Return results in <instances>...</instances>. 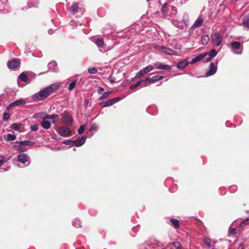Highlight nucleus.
Instances as JSON below:
<instances>
[{
	"instance_id": "2",
	"label": "nucleus",
	"mask_w": 249,
	"mask_h": 249,
	"mask_svg": "<svg viewBox=\"0 0 249 249\" xmlns=\"http://www.w3.org/2000/svg\"><path fill=\"white\" fill-rule=\"evenodd\" d=\"M62 116V122L63 124L67 126H71L73 123L72 116L67 112H64Z\"/></svg>"
},
{
	"instance_id": "14",
	"label": "nucleus",
	"mask_w": 249,
	"mask_h": 249,
	"mask_svg": "<svg viewBox=\"0 0 249 249\" xmlns=\"http://www.w3.org/2000/svg\"><path fill=\"white\" fill-rule=\"evenodd\" d=\"M155 68L158 69L164 70L166 71H170L171 69V67L168 65H163L161 64L158 65L157 64H155Z\"/></svg>"
},
{
	"instance_id": "5",
	"label": "nucleus",
	"mask_w": 249,
	"mask_h": 249,
	"mask_svg": "<svg viewBox=\"0 0 249 249\" xmlns=\"http://www.w3.org/2000/svg\"><path fill=\"white\" fill-rule=\"evenodd\" d=\"M154 69L153 66L151 65H148V66L144 68L143 69L140 71L136 75L135 78H139L143 75L147 73L150 71Z\"/></svg>"
},
{
	"instance_id": "29",
	"label": "nucleus",
	"mask_w": 249,
	"mask_h": 249,
	"mask_svg": "<svg viewBox=\"0 0 249 249\" xmlns=\"http://www.w3.org/2000/svg\"><path fill=\"white\" fill-rule=\"evenodd\" d=\"M204 243L209 248L211 247V240L209 238L207 237H204Z\"/></svg>"
},
{
	"instance_id": "45",
	"label": "nucleus",
	"mask_w": 249,
	"mask_h": 249,
	"mask_svg": "<svg viewBox=\"0 0 249 249\" xmlns=\"http://www.w3.org/2000/svg\"><path fill=\"white\" fill-rule=\"evenodd\" d=\"M38 129V125L35 124L31 126V129L34 131H36Z\"/></svg>"
},
{
	"instance_id": "7",
	"label": "nucleus",
	"mask_w": 249,
	"mask_h": 249,
	"mask_svg": "<svg viewBox=\"0 0 249 249\" xmlns=\"http://www.w3.org/2000/svg\"><path fill=\"white\" fill-rule=\"evenodd\" d=\"M20 60L18 58L13 59L8 62V67L10 69H14L18 67Z\"/></svg>"
},
{
	"instance_id": "52",
	"label": "nucleus",
	"mask_w": 249,
	"mask_h": 249,
	"mask_svg": "<svg viewBox=\"0 0 249 249\" xmlns=\"http://www.w3.org/2000/svg\"><path fill=\"white\" fill-rule=\"evenodd\" d=\"M136 88H137V87L136 86V84H133V85H130V89H134Z\"/></svg>"
},
{
	"instance_id": "53",
	"label": "nucleus",
	"mask_w": 249,
	"mask_h": 249,
	"mask_svg": "<svg viewBox=\"0 0 249 249\" xmlns=\"http://www.w3.org/2000/svg\"><path fill=\"white\" fill-rule=\"evenodd\" d=\"M85 104H86V105H88V103H89V100H88V99H86V100H85Z\"/></svg>"
},
{
	"instance_id": "15",
	"label": "nucleus",
	"mask_w": 249,
	"mask_h": 249,
	"mask_svg": "<svg viewBox=\"0 0 249 249\" xmlns=\"http://www.w3.org/2000/svg\"><path fill=\"white\" fill-rule=\"evenodd\" d=\"M189 64V62L186 60H183L182 61L179 62L177 65V67L178 69L182 70L185 68Z\"/></svg>"
},
{
	"instance_id": "16",
	"label": "nucleus",
	"mask_w": 249,
	"mask_h": 249,
	"mask_svg": "<svg viewBox=\"0 0 249 249\" xmlns=\"http://www.w3.org/2000/svg\"><path fill=\"white\" fill-rule=\"evenodd\" d=\"M242 23L243 25L249 29V15H246L243 18Z\"/></svg>"
},
{
	"instance_id": "34",
	"label": "nucleus",
	"mask_w": 249,
	"mask_h": 249,
	"mask_svg": "<svg viewBox=\"0 0 249 249\" xmlns=\"http://www.w3.org/2000/svg\"><path fill=\"white\" fill-rule=\"evenodd\" d=\"M88 72L90 74H96L97 72V70L94 67L89 68L88 69Z\"/></svg>"
},
{
	"instance_id": "17",
	"label": "nucleus",
	"mask_w": 249,
	"mask_h": 249,
	"mask_svg": "<svg viewBox=\"0 0 249 249\" xmlns=\"http://www.w3.org/2000/svg\"><path fill=\"white\" fill-rule=\"evenodd\" d=\"M41 126L44 129H48L51 127V123L47 120H43L40 123Z\"/></svg>"
},
{
	"instance_id": "23",
	"label": "nucleus",
	"mask_w": 249,
	"mask_h": 249,
	"mask_svg": "<svg viewBox=\"0 0 249 249\" xmlns=\"http://www.w3.org/2000/svg\"><path fill=\"white\" fill-rule=\"evenodd\" d=\"M20 79L24 82H28L29 81V78L27 75L24 72H22L19 76Z\"/></svg>"
},
{
	"instance_id": "42",
	"label": "nucleus",
	"mask_w": 249,
	"mask_h": 249,
	"mask_svg": "<svg viewBox=\"0 0 249 249\" xmlns=\"http://www.w3.org/2000/svg\"><path fill=\"white\" fill-rule=\"evenodd\" d=\"M59 118L58 115H53L52 116V123L54 124L58 121Z\"/></svg>"
},
{
	"instance_id": "25",
	"label": "nucleus",
	"mask_w": 249,
	"mask_h": 249,
	"mask_svg": "<svg viewBox=\"0 0 249 249\" xmlns=\"http://www.w3.org/2000/svg\"><path fill=\"white\" fill-rule=\"evenodd\" d=\"M210 40V37L208 35H204L201 38V42L203 45H207Z\"/></svg>"
},
{
	"instance_id": "3",
	"label": "nucleus",
	"mask_w": 249,
	"mask_h": 249,
	"mask_svg": "<svg viewBox=\"0 0 249 249\" xmlns=\"http://www.w3.org/2000/svg\"><path fill=\"white\" fill-rule=\"evenodd\" d=\"M57 132L59 135L65 137H69L72 135L71 130L66 126H60L58 129Z\"/></svg>"
},
{
	"instance_id": "18",
	"label": "nucleus",
	"mask_w": 249,
	"mask_h": 249,
	"mask_svg": "<svg viewBox=\"0 0 249 249\" xmlns=\"http://www.w3.org/2000/svg\"><path fill=\"white\" fill-rule=\"evenodd\" d=\"M203 21V19L202 18H199L194 24L193 27V28H198L200 27L202 25V24Z\"/></svg>"
},
{
	"instance_id": "4",
	"label": "nucleus",
	"mask_w": 249,
	"mask_h": 249,
	"mask_svg": "<svg viewBox=\"0 0 249 249\" xmlns=\"http://www.w3.org/2000/svg\"><path fill=\"white\" fill-rule=\"evenodd\" d=\"M223 37L218 33H215L211 35V40L213 44L217 46L222 42Z\"/></svg>"
},
{
	"instance_id": "13",
	"label": "nucleus",
	"mask_w": 249,
	"mask_h": 249,
	"mask_svg": "<svg viewBox=\"0 0 249 249\" xmlns=\"http://www.w3.org/2000/svg\"><path fill=\"white\" fill-rule=\"evenodd\" d=\"M217 53V52L216 51L215 49H212L208 54L209 57L206 58V60L205 61V62H208L210 61L213 57L216 56Z\"/></svg>"
},
{
	"instance_id": "31",
	"label": "nucleus",
	"mask_w": 249,
	"mask_h": 249,
	"mask_svg": "<svg viewBox=\"0 0 249 249\" xmlns=\"http://www.w3.org/2000/svg\"><path fill=\"white\" fill-rule=\"evenodd\" d=\"M112 92H104L102 96L99 98V100H103L104 99H106L107 98L110 93H111Z\"/></svg>"
},
{
	"instance_id": "48",
	"label": "nucleus",
	"mask_w": 249,
	"mask_h": 249,
	"mask_svg": "<svg viewBox=\"0 0 249 249\" xmlns=\"http://www.w3.org/2000/svg\"><path fill=\"white\" fill-rule=\"evenodd\" d=\"M53 115H47L43 118V120H47V119H52Z\"/></svg>"
},
{
	"instance_id": "30",
	"label": "nucleus",
	"mask_w": 249,
	"mask_h": 249,
	"mask_svg": "<svg viewBox=\"0 0 249 249\" xmlns=\"http://www.w3.org/2000/svg\"><path fill=\"white\" fill-rule=\"evenodd\" d=\"M18 145L17 146L18 148V150L19 152H23L26 151L27 148L23 146V145H21L20 143H18Z\"/></svg>"
},
{
	"instance_id": "35",
	"label": "nucleus",
	"mask_w": 249,
	"mask_h": 249,
	"mask_svg": "<svg viewBox=\"0 0 249 249\" xmlns=\"http://www.w3.org/2000/svg\"><path fill=\"white\" fill-rule=\"evenodd\" d=\"M172 244L176 249H181L182 248L181 244L178 242H174Z\"/></svg>"
},
{
	"instance_id": "43",
	"label": "nucleus",
	"mask_w": 249,
	"mask_h": 249,
	"mask_svg": "<svg viewBox=\"0 0 249 249\" xmlns=\"http://www.w3.org/2000/svg\"><path fill=\"white\" fill-rule=\"evenodd\" d=\"M146 82H147V81H145V79H144V80H139V81H138L135 84H136V86L137 87H138L142 83H143V84H145ZM144 86H146V85H144Z\"/></svg>"
},
{
	"instance_id": "21",
	"label": "nucleus",
	"mask_w": 249,
	"mask_h": 249,
	"mask_svg": "<svg viewBox=\"0 0 249 249\" xmlns=\"http://www.w3.org/2000/svg\"><path fill=\"white\" fill-rule=\"evenodd\" d=\"M78 4L77 3H74L71 7V10L73 14L78 13Z\"/></svg>"
},
{
	"instance_id": "46",
	"label": "nucleus",
	"mask_w": 249,
	"mask_h": 249,
	"mask_svg": "<svg viewBox=\"0 0 249 249\" xmlns=\"http://www.w3.org/2000/svg\"><path fill=\"white\" fill-rule=\"evenodd\" d=\"M120 98L119 97H116V98L111 99V100L112 102V105H113L115 103L118 102L120 100Z\"/></svg>"
},
{
	"instance_id": "27",
	"label": "nucleus",
	"mask_w": 249,
	"mask_h": 249,
	"mask_svg": "<svg viewBox=\"0 0 249 249\" xmlns=\"http://www.w3.org/2000/svg\"><path fill=\"white\" fill-rule=\"evenodd\" d=\"M73 225L76 228H81V222L79 219H75L72 222Z\"/></svg>"
},
{
	"instance_id": "32",
	"label": "nucleus",
	"mask_w": 249,
	"mask_h": 249,
	"mask_svg": "<svg viewBox=\"0 0 249 249\" xmlns=\"http://www.w3.org/2000/svg\"><path fill=\"white\" fill-rule=\"evenodd\" d=\"M76 82L77 80H74L69 85L68 88L69 90H72L76 86Z\"/></svg>"
},
{
	"instance_id": "12",
	"label": "nucleus",
	"mask_w": 249,
	"mask_h": 249,
	"mask_svg": "<svg viewBox=\"0 0 249 249\" xmlns=\"http://www.w3.org/2000/svg\"><path fill=\"white\" fill-rule=\"evenodd\" d=\"M86 139L87 138L85 136L78 138L76 141H74L75 146L77 147L82 146L85 142Z\"/></svg>"
},
{
	"instance_id": "47",
	"label": "nucleus",
	"mask_w": 249,
	"mask_h": 249,
	"mask_svg": "<svg viewBox=\"0 0 249 249\" xmlns=\"http://www.w3.org/2000/svg\"><path fill=\"white\" fill-rule=\"evenodd\" d=\"M109 79H110V80H110V82L111 83H114L116 82V81H115L116 79H115V78H114V77L112 75L110 76Z\"/></svg>"
},
{
	"instance_id": "50",
	"label": "nucleus",
	"mask_w": 249,
	"mask_h": 249,
	"mask_svg": "<svg viewBox=\"0 0 249 249\" xmlns=\"http://www.w3.org/2000/svg\"><path fill=\"white\" fill-rule=\"evenodd\" d=\"M104 91V88L102 87H99L98 89V93L100 94H102L103 91Z\"/></svg>"
},
{
	"instance_id": "24",
	"label": "nucleus",
	"mask_w": 249,
	"mask_h": 249,
	"mask_svg": "<svg viewBox=\"0 0 249 249\" xmlns=\"http://www.w3.org/2000/svg\"><path fill=\"white\" fill-rule=\"evenodd\" d=\"M100 105L102 107H105L112 105V102L111 99H109L106 102H101Z\"/></svg>"
},
{
	"instance_id": "10",
	"label": "nucleus",
	"mask_w": 249,
	"mask_h": 249,
	"mask_svg": "<svg viewBox=\"0 0 249 249\" xmlns=\"http://www.w3.org/2000/svg\"><path fill=\"white\" fill-rule=\"evenodd\" d=\"M208 55L207 53H203L200 54L196 56V57L194 58L191 61V64H195V63L200 61L202 60L204 57H205Z\"/></svg>"
},
{
	"instance_id": "39",
	"label": "nucleus",
	"mask_w": 249,
	"mask_h": 249,
	"mask_svg": "<svg viewBox=\"0 0 249 249\" xmlns=\"http://www.w3.org/2000/svg\"><path fill=\"white\" fill-rule=\"evenodd\" d=\"M237 231V228H230L228 232L230 235H234L236 233Z\"/></svg>"
},
{
	"instance_id": "38",
	"label": "nucleus",
	"mask_w": 249,
	"mask_h": 249,
	"mask_svg": "<svg viewBox=\"0 0 249 249\" xmlns=\"http://www.w3.org/2000/svg\"><path fill=\"white\" fill-rule=\"evenodd\" d=\"M63 143L70 146H73V145H75L74 141H71V140H68L65 141L63 142Z\"/></svg>"
},
{
	"instance_id": "51",
	"label": "nucleus",
	"mask_w": 249,
	"mask_h": 249,
	"mask_svg": "<svg viewBox=\"0 0 249 249\" xmlns=\"http://www.w3.org/2000/svg\"><path fill=\"white\" fill-rule=\"evenodd\" d=\"M96 130V127L94 125L92 124L90 127V130L94 131Z\"/></svg>"
},
{
	"instance_id": "44",
	"label": "nucleus",
	"mask_w": 249,
	"mask_h": 249,
	"mask_svg": "<svg viewBox=\"0 0 249 249\" xmlns=\"http://www.w3.org/2000/svg\"><path fill=\"white\" fill-rule=\"evenodd\" d=\"M10 118V114L8 112H5L3 114V119L7 121Z\"/></svg>"
},
{
	"instance_id": "11",
	"label": "nucleus",
	"mask_w": 249,
	"mask_h": 249,
	"mask_svg": "<svg viewBox=\"0 0 249 249\" xmlns=\"http://www.w3.org/2000/svg\"><path fill=\"white\" fill-rule=\"evenodd\" d=\"M29 157L26 154H20L17 156L18 160L22 163H25L28 159Z\"/></svg>"
},
{
	"instance_id": "40",
	"label": "nucleus",
	"mask_w": 249,
	"mask_h": 249,
	"mask_svg": "<svg viewBox=\"0 0 249 249\" xmlns=\"http://www.w3.org/2000/svg\"><path fill=\"white\" fill-rule=\"evenodd\" d=\"M10 127L12 129L17 131L19 129V125L17 123H14L11 125Z\"/></svg>"
},
{
	"instance_id": "37",
	"label": "nucleus",
	"mask_w": 249,
	"mask_h": 249,
	"mask_svg": "<svg viewBox=\"0 0 249 249\" xmlns=\"http://www.w3.org/2000/svg\"><path fill=\"white\" fill-rule=\"evenodd\" d=\"M16 139V136L15 135L8 134L7 136V139L8 141H13Z\"/></svg>"
},
{
	"instance_id": "41",
	"label": "nucleus",
	"mask_w": 249,
	"mask_h": 249,
	"mask_svg": "<svg viewBox=\"0 0 249 249\" xmlns=\"http://www.w3.org/2000/svg\"><path fill=\"white\" fill-rule=\"evenodd\" d=\"M249 225V218H246L240 225V227H244Z\"/></svg>"
},
{
	"instance_id": "33",
	"label": "nucleus",
	"mask_w": 249,
	"mask_h": 249,
	"mask_svg": "<svg viewBox=\"0 0 249 249\" xmlns=\"http://www.w3.org/2000/svg\"><path fill=\"white\" fill-rule=\"evenodd\" d=\"M160 49H161V51L162 52H164V53H165L166 54H170V52L171 51V49H170L169 48H165L164 46L161 47Z\"/></svg>"
},
{
	"instance_id": "8",
	"label": "nucleus",
	"mask_w": 249,
	"mask_h": 249,
	"mask_svg": "<svg viewBox=\"0 0 249 249\" xmlns=\"http://www.w3.org/2000/svg\"><path fill=\"white\" fill-rule=\"evenodd\" d=\"M217 71V67L213 63H211L209 66V70L206 73V76L208 77L213 75Z\"/></svg>"
},
{
	"instance_id": "28",
	"label": "nucleus",
	"mask_w": 249,
	"mask_h": 249,
	"mask_svg": "<svg viewBox=\"0 0 249 249\" xmlns=\"http://www.w3.org/2000/svg\"><path fill=\"white\" fill-rule=\"evenodd\" d=\"M168 12V8H167V3H165L161 8V12L164 15H167Z\"/></svg>"
},
{
	"instance_id": "49",
	"label": "nucleus",
	"mask_w": 249,
	"mask_h": 249,
	"mask_svg": "<svg viewBox=\"0 0 249 249\" xmlns=\"http://www.w3.org/2000/svg\"><path fill=\"white\" fill-rule=\"evenodd\" d=\"M4 158L3 157H0V166H2L4 163Z\"/></svg>"
},
{
	"instance_id": "9",
	"label": "nucleus",
	"mask_w": 249,
	"mask_h": 249,
	"mask_svg": "<svg viewBox=\"0 0 249 249\" xmlns=\"http://www.w3.org/2000/svg\"><path fill=\"white\" fill-rule=\"evenodd\" d=\"M26 104V101L22 99H20L18 100H16L11 104L9 105V106L7 107V109H10L11 107H13L14 106H19V105H22Z\"/></svg>"
},
{
	"instance_id": "20",
	"label": "nucleus",
	"mask_w": 249,
	"mask_h": 249,
	"mask_svg": "<svg viewBox=\"0 0 249 249\" xmlns=\"http://www.w3.org/2000/svg\"><path fill=\"white\" fill-rule=\"evenodd\" d=\"M17 143H20L21 145L25 146H32L35 144V142L31 141H24L20 142H17Z\"/></svg>"
},
{
	"instance_id": "26",
	"label": "nucleus",
	"mask_w": 249,
	"mask_h": 249,
	"mask_svg": "<svg viewBox=\"0 0 249 249\" xmlns=\"http://www.w3.org/2000/svg\"><path fill=\"white\" fill-rule=\"evenodd\" d=\"M95 44L99 47H103L104 45L103 38H98L95 41Z\"/></svg>"
},
{
	"instance_id": "6",
	"label": "nucleus",
	"mask_w": 249,
	"mask_h": 249,
	"mask_svg": "<svg viewBox=\"0 0 249 249\" xmlns=\"http://www.w3.org/2000/svg\"><path fill=\"white\" fill-rule=\"evenodd\" d=\"M162 73V71L158 72V74H159L154 75L153 77H152L151 78L147 77L145 79V81H146L147 82L148 81L151 83H155L158 81H160L164 78V76L163 75H160V74H161Z\"/></svg>"
},
{
	"instance_id": "1",
	"label": "nucleus",
	"mask_w": 249,
	"mask_h": 249,
	"mask_svg": "<svg viewBox=\"0 0 249 249\" xmlns=\"http://www.w3.org/2000/svg\"><path fill=\"white\" fill-rule=\"evenodd\" d=\"M59 88V85L57 83H54L50 85L43 90H41L37 93H35L33 98L35 101L43 100L47 98L51 94L54 92Z\"/></svg>"
},
{
	"instance_id": "19",
	"label": "nucleus",
	"mask_w": 249,
	"mask_h": 249,
	"mask_svg": "<svg viewBox=\"0 0 249 249\" xmlns=\"http://www.w3.org/2000/svg\"><path fill=\"white\" fill-rule=\"evenodd\" d=\"M170 222L172 224L174 227L176 229L179 228V221L178 219L174 218H171L170 220Z\"/></svg>"
},
{
	"instance_id": "36",
	"label": "nucleus",
	"mask_w": 249,
	"mask_h": 249,
	"mask_svg": "<svg viewBox=\"0 0 249 249\" xmlns=\"http://www.w3.org/2000/svg\"><path fill=\"white\" fill-rule=\"evenodd\" d=\"M85 127V124H83L81 125H80L79 128L78 129V133L79 134L81 135L84 132Z\"/></svg>"
},
{
	"instance_id": "22",
	"label": "nucleus",
	"mask_w": 249,
	"mask_h": 249,
	"mask_svg": "<svg viewBox=\"0 0 249 249\" xmlns=\"http://www.w3.org/2000/svg\"><path fill=\"white\" fill-rule=\"evenodd\" d=\"M231 46L233 49L237 50L240 48L241 43L237 41H232L231 43Z\"/></svg>"
}]
</instances>
